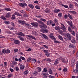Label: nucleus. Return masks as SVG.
Listing matches in <instances>:
<instances>
[{
    "label": "nucleus",
    "instance_id": "obj_1",
    "mask_svg": "<svg viewBox=\"0 0 78 78\" xmlns=\"http://www.w3.org/2000/svg\"><path fill=\"white\" fill-rule=\"evenodd\" d=\"M18 22L20 23H22V24H25V25H27V26H30V24L25 23V21H23L19 20L18 21Z\"/></svg>",
    "mask_w": 78,
    "mask_h": 78
},
{
    "label": "nucleus",
    "instance_id": "obj_2",
    "mask_svg": "<svg viewBox=\"0 0 78 78\" xmlns=\"http://www.w3.org/2000/svg\"><path fill=\"white\" fill-rule=\"evenodd\" d=\"M65 36L66 37L68 38L69 40H71V37H72V36L70 34L66 33L65 34Z\"/></svg>",
    "mask_w": 78,
    "mask_h": 78
},
{
    "label": "nucleus",
    "instance_id": "obj_3",
    "mask_svg": "<svg viewBox=\"0 0 78 78\" xmlns=\"http://www.w3.org/2000/svg\"><path fill=\"white\" fill-rule=\"evenodd\" d=\"M31 24L32 25H33V26H34V27H36V28H37L38 26H39V24L36 22L31 23Z\"/></svg>",
    "mask_w": 78,
    "mask_h": 78
},
{
    "label": "nucleus",
    "instance_id": "obj_4",
    "mask_svg": "<svg viewBox=\"0 0 78 78\" xmlns=\"http://www.w3.org/2000/svg\"><path fill=\"white\" fill-rule=\"evenodd\" d=\"M59 61H60V58H58L57 59H56L55 62H54V65H55V66H56V65H57V64H58L59 63Z\"/></svg>",
    "mask_w": 78,
    "mask_h": 78
},
{
    "label": "nucleus",
    "instance_id": "obj_5",
    "mask_svg": "<svg viewBox=\"0 0 78 78\" xmlns=\"http://www.w3.org/2000/svg\"><path fill=\"white\" fill-rule=\"evenodd\" d=\"M22 7L24 8L25 6H27V4L25 3H20L19 4Z\"/></svg>",
    "mask_w": 78,
    "mask_h": 78
},
{
    "label": "nucleus",
    "instance_id": "obj_6",
    "mask_svg": "<svg viewBox=\"0 0 78 78\" xmlns=\"http://www.w3.org/2000/svg\"><path fill=\"white\" fill-rule=\"evenodd\" d=\"M41 37L43 38H44L45 39H48V37L46 35L44 34H41Z\"/></svg>",
    "mask_w": 78,
    "mask_h": 78
},
{
    "label": "nucleus",
    "instance_id": "obj_7",
    "mask_svg": "<svg viewBox=\"0 0 78 78\" xmlns=\"http://www.w3.org/2000/svg\"><path fill=\"white\" fill-rule=\"evenodd\" d=\"M53 23V21L51 20H50L47 21V25H50L51 24H52Z\"/></svg>",
    "mask_w": 78,
    "mask_h": 78
},
{
    "label": "nucleus",
    "instance_id": "obj_8",
    "mask_svg": "<svg viewBox=\"0 0 78 78\" xmlns=\"http://www.w3.org/2000/svg\"><path fill=\"white\" fill-rule=\"evenodd\" d=\"M28 37H30V38H31V39H34V40H36V39L35 38V37H33L31 35H27Z\"/></svg>",
    "mask_w": 78,
    "mask_h": 78
},
{
    "label": "nucleus",
    "instance_id": "obj_9",
    "mask_svg": "<svg viewBox=\"0 0 78 78\" xmlns=\"http://www.w3.org/2000/svg\"><path fill=\"white\" fill-rule=\"evenodd\" d=\"M61 25H62V27L61 29L62 30H66V28L64 25V24L63 23H61Z\"/></svg>",
    "mask_w": 78,
    "mask_h": 78
},
{
    "label": "nucleus",
    "instance_id": "obj_10",
    "mask_svg": "<svg viewBox=\"0 0 78 78\" xmlns=\"http://www.w3.org/2000/svg\"><path fill=\"white\" fill-rule=\"evenodd\" d=\"M14 43V44H19L20 43V41L19 40H15Z\"/></svg>",
    "mask_w": 78,
    "mask_h": 78
},
{
    "label": "nucleus",
    "instance_id": "obj_11",
    "mask_svg": "<svg viewBox=\"0 0 78 78\" xmlns=\"http://www.w3.org/2000/svg\"><path fill=\"white\" fill-rule=\"evenodd\" d=\"M10 16H11V14L10 13H8L6 14L5 15V17L7 18H9Z\"/></svg>",
    "mask_w": 78,
    "mask_h": 78
},
{
    "label": "nucleus",
    "instance_id": "obj_12",
    "mask_svg": "<svg viewBox=\"0 0 78 78\" xmlns=\"http://www.w3.org/2000/svg\"><path fill=\"white\" fill-rule=\"evenodd\" d=\"M60 11H61V10H59V9H56L54 10V12L55 13L59 12Z\"/></svg>",
    "mask_w": 78,
    "mask_h": 78
},
{
    "label": "nucleus",
    "instance_id": "obj_13",
    "mask_svg": "<svg viewBox=\"0 0 78 78\" xmlns=\"http://www.w3.org/2000/svg\"><path fill=\"white\" fill-rule=\"evenodd\" d=\"M18 35H20V36H25V34L22 32L18 33Z\"/></svg>",
    "mask_w": 78,
    "mask_h": 78
},
{
    "label": "nucleus",
    "instance_id": "obj_14",
    "mask_svg": "<svg viewBox=\"0 0 78 78\" xmlns=\"http://www.w3.org/2000/svg\"><path fill=\"white\" fill-rule=\"evenodd\" d=\"M24 68H25V66H23V64L21 66H20V69L21 70H23V71Z\"/></svg>",
    "mask_w": 78,
    "mask_h": 78
},
{
    "label": "nucleus",
    "instance_id": "obj_15",
    "mask_svg": "<svg viewBox=\"0 0 78 78\" xmlns=\"http://www.w3.org/2000/svg\"><path fill=\"white\" fill-rule=\"evenodd\" d=\"M45 12H46V13H49L50 12V9H46L44 10Z\"/></svg>",
    "mask_w": 78,
    "mask_h": 78
},
{
    "label": "nucleus",
    "instance_id": "obj_16",
    "mask_svg": "<svg viewBox=\"0 0 78 78\" xmlns=\"http://www.w3.org/2000/svg\"><path fill=\"white\" fill-rule=\"evenodd\" d=\"M69 48H75V47L73 46V44H71L69 46Z\"/></svg>",
    "mask_w": 78,
    "mask_h": 78
},
{
    "label": "nucleus",
    "instance_id": "obj_17",
    "mask_svg": "<svg viewBox=\"0 0 78 78\" xmlns=\"http://www.w3.org/2000/svg\"><path fill=\"white\" fill-rule=\"evenodd\" d=\"M68 16L71 19V20H72L73 19V17H72V16L69 13L68 14Z\"/></svg>",
    "mask_w": 78,
    "mask_h": 78
},
{
    "label": "nucleus",
    "instance_id": "obj_18",
    "mask_svg": "<svg viewBox=\"0 0 78 78\" xmlns=\"http://www.w3.org/2000/svg\"><path fill=\"white\" fill-rule=\"evenodd\" d=\"M67 23H68V25H70V27L72 26L73 25V23L72 22H71V21H69L67 22Z\"/></svg>",
    "mask_w": 78,
    "mask_h": 78
},
{
    "label": "nucleus",
    "instance_id": "obj_19",
    "mask_svg": "<svg viewBox=\"0 0 78 78\" xmlns=\"http://www.w3.org/2000/svg\"><path fill=\"white\" fill-rule=\"evenodd\" d=\"M15 15L16 16H21V17H22V15H20V14L18 12H15Z\"/></svg>",
    "mask_w": 78,
    "mask_h": 78
},
{
    "label": "nucleus",
    "instance_id": "obj_20",
    "mask_svg": "<svg viewBox=\"0 0 78 78\" xmlns=\"http://www.w3.org/2000/svg\"><path fill=\"white\" fill-rule=\"evenodd\" d=\"M75 60H74V61L72 60L71 61V66H74L75 65Z\"/></svg>",
    "mask_w": 78,
    "mask_h": 78
},
{
    "label": "nucleus",
    "instance_id": "obj_21",
    "mask_svg": "<svg viewBox=\"0 0 78 78\" xmlns=\"http://www.w3.org/2000/svg\"><path fill=\"white\" fill-rule=\"evenodd\" d=\"M42 24L43 25V28H47V25L44 24V23H43Z\"/></svg>",
    "mask_w": 78,
    "mask_h": 78
},
{
    "label": "nucleus",
    "instance_id": "obj_22",
    "mask_svg": "<svg viewBox=\"0 0 78 78\" xmlns=\"http://www.w3.org/2000/svg\"><path fill=\"white\" fill-rule=\"evenodd\" d=\"M42 74L43 75H44V76H45L44 77V78H47V76L46 75H48V73H43Z\"/></svg>",
    "mask_w": 78,
    "mask_h": 78
},
{
    "label": "nucleus",
    "instance_id": "obj_23",
    "mask_svg": "<svg viewBox=\"0 0 78 78\" xmlns=\"http://www.w3.org/2000/svg\"><path fill=\"white\" fill-rule=\"evenodd\" d=\"M28 6H29V7H30V8H31V9H33V8H34V6H33V5H32L29 4Z\"/></svg>",
    "mask_w": 78,
    "mask_h": 78
},
{
    "label": "nucleus",
    "instance_id": "obj_24",
    "mask_svg": "<svg viewBox=\"0 0 78 78\" xmlns=\"http://www.w3.org/2000/svg\"><path fill=\"white\" fill-rule=\"evenodd\" d=\"M37 70L38 72H40L41 71V68H40L39 67H37Z\"/></svg>",
    "mask_w": 78,
    "mask_h": 78
},
{
    "label": "nucleus",
    "instance_id": "obj_25",
    "mask_svg": "<svg viewBox=\"0 0 78 78\" xmlns=\"http://www.w3.org/2000/svg\"><path fill=\"white\" fill-rule=\"evenodd\" d=\"M58 37L59 39H60V40H61V41H63V38H62V37L61 36L59 35L58 36Z\"/></svg>",
    "mask_w": 78,
    "mask_h": 78
},
{
    "label": "nucleus",
    "instance_id": "obj_26",
    "mask_svg": "<svg viewBox=\"0 0 78 78\" xmlns=\"http://www.w3.org/2000/svg\"><path fill=\"white\" fill-rule=\"evenodd\" d=\"M11 19L12 20H15L16 19V16L15 15H12Z\"/></svg>",
    "mask_w": 78,
    "mask_h": 78
},
{
    "label": "nucleus",
    "instance_id": "obj_27",
    "mask_svg": "<svg viewBox=\"0 0 78 78\" xmlns=\"http://www.w3.org/2000/svg\"><path fill=\"white\" fill-rule=\"evenodd\" d=\"M47 71H48V70H47V69L46 68H44L43 71L42 72V73H44V72H47Z\"/></svg>",
    "mask_w": 78,
    "mask_h": 78
},
{
    "label": "nucleus",
    "instance_id": "obj_28",
    "mask_svg": "<svg viewBox=\"0 0 78 78\" xmlns=\"http://www.w3.org/2000/svg\"><path fill=\"white\" fill-rule=\"evenodd\" d=\"M18 38H19L20 40H21V41H24V39L21 36H19Z\"/></svg>",
    "mask_w": 78,
    "mask_h": 78
},
{
    "label": "nucleus",
    "instance_id": "obj_29",
    "mask_svg": "<svg viewBox=\"0 0 78 78\" xmlns=\"http://www.w3.org/2000/svg\"><path fill=\"white\" fill-rule=\"evenodd\" d=\"M58 33H59L60 34H63V31H62L61 30H60V29L58 30Z\"/></svg>",
    "mask_w": 78,
    "mask_h": 78
},
{
    "label": "nucleus",
    "instance_id": "obj_30",
    "mask_svg": "<svg viewBox=\"0 0 78 78\" xmlns=\"http://www.w3.org/2000/svg\"><path fill=\"white\" fill-rule=\"evenodd\" d=\"M37 22L40 24H42L44 22H42V21H41V20H38L37 21Z\"/></svg>",
    "mask_w": 78,
    "mask_h": 78
},
{
    "label": "nucleus",
    "instance_id": "obj_31",
    "mask_svg": "<svg viewBox=\"0 0 78 78\" xmlns=\"http://www.w3.org/2000/svg\"><path fill=\"white\" fill-rule=\"evenodd\" d=\"M71 42L74 44H75V43H76V41L74 39H73L71 40Z\"/></svg>",
    "mask_w": 78,
    "mask_h": 78
},
{
    "label": "nucleus",
    "instance_id": "obj_32",
    "mask_svg": "<svg viewBox=\"0 0 78 78\" xmlns=\"http://www.w3.org/2000/svg\"><path fill=\"white\" fill-rule=\"evenodd\" d=\"M0 18L3 19V20H6V18L4 16H1Z\"/></svg>",
    "mask_w": 78,
    "mask_h": 78
},
{
    "label": "nucleus",
    "instance_id": "obj_33",
    "mask_svg": "<svg viewBox=\"0 0 78 78\" xmlns=\"http://www.w3.org/2000/svg\"><path fill=\"white\" fill-rule=\"evenodd\" d=\"M49 73H50V74H52V73H53V72L52 71V70H51V69H49Z\"/></svg>",
    "mask_w": 78,
    "mask_h": 78
},
{
    "label": "nucleus",
    "instance_id": "obj_34",
    "mask_svg": "<svg viewBox=\"0 0 78 78\" xmlns=\"http://www.w3.org/2000/svg\"><path fill=\"white\" fill-rule=\"evenodd\" d=\"M14 69L15 70H16V71H18L19 70V68L17 66Z\"/></svg>",
    "mask_w": 78,
    "mask_h": 78
},
{
    "label": "nucleus",
    "instance_id": "obj_35",
    "mask_svg": "<svg viewBox=\"0 0 78 78\" xmlns=\"http://www.w3.org/2000/svg\"><path fill=\"white\" fill-rule=\"evenodd\" d=\"M54 42L55 44H56H56H60L61 43V42H60L59 41H54Z\"/></svg>",
    "mask_w": 78,
    "mask_h": 78
},
{
    "label": "nucleus",
    "instance_id": "obj_36",
    "mask_svg": "<svg viewBox=\"0 0 78 78\" xmlns=\"http://www.w3.org/2000/svg\"><path fill=\"white\" fill-rule=\"evenodd\" d=\"M69 12L72 14H76V12L73 11H69Z\"/></svg>",
    "mask_w": 78,
    "mask_h": 78
},
{
    "label": "nucleus",
    "instance_id": "obj_37",
    "mask_svg": "<svg viewBox=\"0 0 78 78\" xmlns=\"http://www.w3.org/2000/svg\"><path fill=\"white\" fill-rule=\"evenodd\" d=\"M2 52L3 53H4V54H5V53H6V50H5V49H4L2 51Z\"/></svg>",
    "mask_w": 78,
    "mask_h": 78
},
{
    "label": "nucleus",
    "instance_id": "obj_38",
    "mask_svg": "<svg viewBox=\"0 0 78 78\" xmlns=\"http://www.w3.org/2000/svg\"><path fill=\"white\" fill-rule=\"evenodd\" d=\"M70 32H71V34L73 35V36H75V34L74 32V31L71 30Z\"/></svg>",
    "mask_w": 78,
    "mask_h": 78
},
{
    "label": "nucleus",
    "instance_id": "obj_39",
    "mask_svg": "<svg viewBox=\"0 0 78 78\" xmlns=\"http://www.w3.org/2000/svg\"><path fill=\"white\" fill-rule=\"evenodd\" d=\"M69 7L70 8H73V4H69Z\"/></svg>",
    "mask_w": 78,
    "mask_h": 78
},
{
    "label": "nucleus",
    "instance_id": "obj_40",
    "mask_svg": "<svg viewBox=\"0 0 78 78\" xmlns=\"http://www.w3.org/2000/svg\"><path fill=\"white\" fill-rule=\"evenodd\" d=\"M30 61H31V58H28L27 59L28 62H30Z\"/></svg>",
    "mask_w": 78,
    "mask_h": 78
},
{
    "label": "nucleus",
    "instance_id": "obj_41",
    "mask_svg": "<svg viewBox=\"0 0 78 78\" xmlns=\"http://www.w3.org/2000/svg\"><path fill=\"white\" fill-rule=\"evenodd\" d=\"M36 62V60L34 59H33L32 60V62L33 63V64H34L35 62Z\"/></svg>",
    "mask_w": 78,
    "mask_h": 78
},
{
    "label": "nucleus",
    "instance_id": "obj_42",
    "mask_svg": "<svg viewBox=\"0 0 78 78\" xmlns=\"http://www.w3.org/2000/svg\"><path fill=\"white\" fill-rule=\"evenodd\" d=\"M61 60H62V61L63 63H64L65 62H66V60L64 58H61Z\"/></svg>",
    "mask_w": 78,
    "mask_h": 78
},
{
    "label": "nucleus",
    "instance_id": "obj_43",
    "mask_svg": "<svg viewBox=\"0 0 78 78\" xmlns=\"http://www.w3.org/2000/svg\"><path fill=\"white\" fill-rule=\"evenodd\" d=\"M55 30H57L58 31V30H60L59 28V27H55Z\"/></svg>",
    "mask_w": 78,
    "mask_h": 78
},
{
    "label": "nucleus",
    "instance_id": "obj_44",
    "mask_svg": "<svg viewBox=\"0 0 78 78\" xmlns=\"http://www.w3.org/2000/svg\"><path fill=\"white\" fill-rule=\"evenodd\" d=\"M12 74L10 73L8 75L7 77H8V78H11V77H12Z\"/></svg>",
    "mask_w": 78,
    "mask_h": 78
},
{
    "label": "nucleus",
    "instance_id": "obj_45",
    "mask_svg": "<svg viewBox=\"0 0 78 78\" xmlns=\"http://www.w3.org/2000/svg\"><path fill=\"white\" fill-rule=\"evenodd\" d=\"M50 38H51V39H53L54 40H56V38L55 37L53 36H50Z\"/></svg>",
    "mask_w": 78,
    "mask_h": 78
},
{
    "label": "nucleus",
    "instance_id": "obj_46",
    "mask_svg": "<svg viewBox=\"0 0 78 78\" xmlns=\"http://www.w3.org/2000/svg\"><path fill=\"white\" fill-rule=\"evenodd\" d=\"M68 30L69 31V32H70L72 31V29L71 28V27H68Z\"/></svg>",
    "mask_w": 78,
    "mask_h": 78
},
{
    "label": "nucleus",
    "instance_id": "obj_47",
    "mask_svg": "<svg viewBox=\"0 0 78 78\" xmlns=\"http://www.w3.org/2000/svg\"><path fill=\"white\" fill-rule=\"evenodd\" d=\"M28 73V71L27 70L24 72V75H27Z\"/></svg>",
    "mask_w": 78,
    "mask_h": 78
},
{
    "label": "nucleus",
    "instance_id": "obj_48",
    "mask_svg": "<svg viewBox=\"0 0 78 78\" xmlns=\"http://www.w3.org/2000/svg\"><path fill=\"white\" fill-rule=\"evenodd\" d=\"M45 55L46 56H50V54L49 53L47 52L46 53Z\"/></svg>",
    "mask_w": 78,
    "mask_h": 78
},
{
    "label": "nucleus",
    "instance_id": "obj_49",
    "mask_svg": "<svg viewBox=\"0 0 78 78\" xmlns=\"http://www.w3.org/2000/svg\"><path fill=\"white\" fill-rule=\"evenodd\" d=\"M62 14L61 12L59 13L58 14V16H59V17H62Z\"/></svg>",
    "mask_w": 78,
    "mask_h": 78
},
{
    "label": "nucleus",
    "instance_id": "obj_50",
    "mask_svg": "<svg viewBox=\"0 0 78 78\" xmlns=\"http://www.w3.org/2000/svg\"><path fill=\"white\" fill-rule=\"evenodd\" d=\"M5 10L6 11H11V9L9 8H6L5 9Z\"/></svg>",
    "mask_w": 78,
    "mask_h": 78
},
{
    "label": "nucleus",
    "instance_id": "obj_51",
    "mask_svg": "<svg viewBox=\"0 0 78 78\" xmlns=\"http://www.w3.org/2000/svg\"><path fill=\"white\" fill-rule=\"evenodd\" d=\"M5 23L6 25H9V22L8 21H5Z\"/></svg>",
    "mask_w": 78,
    "mask_h": 78
},
{
    "label": "nucleus",
    "instance_id": "obj_52",
    "mask_svg": "<svg viewBox=\"0 0 78 78\" xmlns=\"http://www.w3.org/2000/svg\"><path fill=\"white\" fill-rule=\"evenodd\" d=\"M35 8L37 9H40V7L37 5H36Z\"/></svg>",
    "mask_w": 78,
    "mask_h": 78
},
{
    "label": "nucleus",
    "instance_id": "obj_53",
    "mask_svg": "<svg viewBox=\"0 0 78 78\" xmlns=\"http://www.w3.org/2000/svg\"><path fill=\"white\" fill-rule=\"evenodd\" d=\"M10 53V50L9 49H7L6 50V53Z\"/></svg>",
    "mask_w": 78,
    "mask_h": 78
},
{
    "label": "nucleus",
    "instance_id": "obj_54",
    "mask_svg": "<svg viewBox=\"0 0 78 78\" xmlns=\"http://www.w3.org/2000/svg\"><path fill=\"white\" fill-rule=\"evenodd\" d=\"M40 20L42 21H43V22H46V20L44 19L41 18L40 19Z\"/></svg>",
    "mask_w": 78,
    "mask_h": 78
},
{
    "label": "nucleus",
    "instance_id": "obj_55",
    "mask_svg": "<svg viewBox=\"0 0 78 78\" xmlns=\"http://www.w3.org/2000/svg\"><path fill=\"white\" fill-rule=\"evenodd\" d=\"M10 65L11 67H14V64H13V63H10Z\"/></svg>",
    "mask_w": 78,
    "mask_h": 78
},
{
    "label": "nucleus",
    "instance_id": "obj_56",
    "mask_svg": "<svg viewBox=\"0 0 78 78\" xmlns=\"http://www.w3.org/2000/svg\"><path fill=\"white\" fill-rule=\"evenodd\" d=\"M13 64V65H14L15 66H16L17 64V62H12Z\"/></svg>",
    "mask_w": 78,
    "mask_h": 78
},
{
    "label": "nucleus",
    "instance_id": "obj_57",
    "mask_svg": "<svg viewBox=\"0 0 78 78\" xmlns=\"http://www.w3.org/2000/svg\"><path fill=\"white\" fill-rule=\"evenodd\" d=\"M46 61H48L49 62H51V60L49 58H47L46 60Z\"/></svg>",
    "mask_w": 78,
    "mask_h": 78
},
{
    "label": "nucleus",
    "instance_id": "obj_58",
    "mask_svg": "<svg viewBox=\"0 0 78 78\" xmlns=\"http://www.w3.org/2000/svg\"><path fill=\"white\" fill-rule=\"evenodd\" d=\"M48 77L50 78H55L54 76H51V75L48 76Z\"/></svg>",
    "mask_w": 78,
    "mask_h": 78
},
{
    "label": "nucleus",
    "instance_id": "obj_59",
    "mask_svg": "<svg viewBox=\"0 0 78 78\" xmlns=\"http://www.w3.org/2000/svg\"><path fill=\"white\" fill-rule=\"evenodd\" d=\"M63 70V72H66V71H67V68H65Z\"/></svg>",
    "mask_w": 78,
    "mask_h": 78
},
{
    "label": "nucleus",
    "instance_id": "obj_60",
    "mask_svg": "<svg viewBox=\"0 0 78 78\" xmlns=\"http://www.w3.org/2000/svg\"><path fill=\"white\" fill-rule=\"evenodd\" d=\"M72 28V29H75V27L73 26V25L70 26Z\"/></svg>",
    "mask_w": 78,
    "mask_h": 78
},
{
    "label": "nucleus",
    "instance_id": "obj_61",
    "mask_svg": "<svg viewBox=\"0 0 78 78\" xmlns=\"http://www.w3.org/2000/svg\"><path fill=\"white\" fill-rule=\"evenodd\" d=\"M48 32V30L45 29L44 30V33H47Z\"/></svg>",
    "mask_w": 78,
    "mask_h": 78
},
{
    "label": "nucleus",
    "instance_id": "obj_62",
    "mask_svg": "<svg viewBox=\"0 0 78 78\" xmlns=\"http://www.w3.org/2000/svg\"><path fill=\"white\" fill-rule=\"evenodd\" d=\"M67 17H68V15H64V18L66 19L67 18Z\"/></svg>",
    "mask_w": 78,
    "mask_h": 78
},
{
    "label": "nucleus",
    "instance_id": "obj_63",
    "mask_svg": "<svg viewBox=\"0 0 78 78\" xmlns=\"http://www.w3.org/2000/svg\"><path fill=\"white\" fill-rule=\"evenodd\" d=\"M4 64L5 65V67H6L7 66V65H8V64H7V62H5L4 63Z\"/></svg>",
    "mask_w": 78,
    "mask_h": 78
},
{
    "label": "nucleus",
    "instance_id": "obj_64",
    "mask_svg": "<svg viewBox=\"0 0 78 78\" xmlns=\"http://www.w3.org/2000/svg\"><path fill=\"white\" fill-rule=\"evenodd\" d=\"M76 69H77L78 68V62H77L76 63Z\"/></svg>",
    "mask_w": 78,
    "mask_h": 78
}]
</instances>
